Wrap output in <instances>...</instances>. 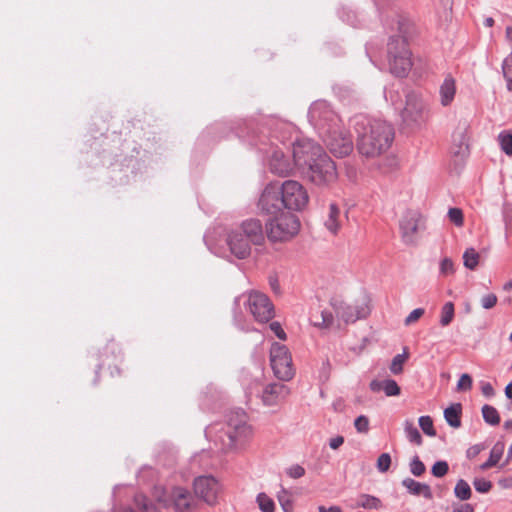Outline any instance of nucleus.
<instances>
[{
    "instance_id": "obj_1",
    "label": "nucleus",
    "mask_w": 512,
    "mask_h": 512,
    "mask_svg": "<svg viewBox=\"0 0 512 512\" xmlns=\"http://www.w3.org/2000/svg\"><path fill=\"white\" fill-rule=\"evenodd\" d=\"M308 116L333 155L344 157L352 151L351 136L342 127L339 116L326 101L314 102L309 109Z\"/></svg>"
},
{
    "instance_id": "obj_2",
    "label": "nucleus",
    "mask_w": 512,
    "mask_h": 512,
    "mask_svg": "<svg viewBox=\"0 0 512 512\" xmlns=\"http://www.w3.org/2000/svg\"><path fill=\"white\" fill-rule=\"evenodd\" d=\"M308 116L333 155L344 157L352 151L351 136L342 127L339 116L326 101L314 102L309 109Z\"/></svg>"
},
{
    "instance_id": "obj_3",
    "label": "nucleus",
    "mask_w": 512,
    "mask_h": 512,
    "mask_svg": "<svg viewBox=\"0 0 512 512\" xmlns=\"http://www.w3.org/2000/svg\"><path fill=\"white\" fill-rule=\"evenodd\" d=\"M354 130L357 149L366 157H376L386 152L394 139L393 127L380 119L357 116L354 118Z\"/></svg>"
},
{
    "instance_id": "obj_4",
    "label": "nucleus",
    "mask_w": 512,
    "mask_h": 512,
    "mask_svg": "<svg viewBox=\"0 0 512 512\" xmlns=\"http://www.w3.org/2000/svg\"><path fill=\"white\" fill-rule=\"evenodd\" d=\"M153 498L157 503L142 494L134 497V502L141 512H161L162 508L173 506L176 512H192L196 501L191 493L183 487H174L170 492L161 486L154 487Z\"/></svg>"
},
{
    "instance_id": "obj_5",
    "label": "nucleus",
    "mask_w": 512,
    "mask_h": 512,
    "mask_svg": "<svg viewBox=\"0 0 512 512\" xmlns=\"http://www.w3.org/2000/svg\"><path fill=\"white\" fill-rule=\"evenodd\" d=\"M398 35L390 37L387 44L388 63L390 72L397 77H404L412 67L411 52L407 38L412 32L411 21L404 16L397 18Z\"/></svg>"
},
{
    "instance_id": "obj_6",
    "label": "nucleus",
    "mask_w": 512,
    "mask_h": 512,
    "mask_svg": "<svg viewBox=\"0 0 512 512\" xmlns=\"http://www.w3.org/2000/svg\"><path fill=\"white\" fill-rule=\"evenodd\" d=\"M248 418L242 409L231 411L227 416L225 428L220 430L217 426L208 427L205 431L207 437H212L214 433L215 443L219 442L220 450L228 452L238 447L243 441L252 435V428L247 422Z\"/></svg>"
},
{
    "instance_id": "obj_7",
    "label": "nucleus",
    "mask_w": 512,
    "mask_h": 512,
    "mask_svg": "<svg viewBox=\"0 0 512 512\" xmlns=\"http://www.w3.org/2000/svg\"><path fill=\"white\" fill-rule=\"evenodd\" d=\"M265 236L262 224L258 219H248L231 230L227 235V244L231 253L238 259H245L250 255L251 245H260Z\"/></svg>"
},
{
    "instance_id": "obj_8",
    "label": "nucleus",
    "mask_w": 512,
    "mask_h": 512,
    "mask_svg": "<svg viewBox=\"0 0 512 512\" xmlns=\"http://www.w3.org/2000/svg\"><path fill=\"white\" fill-rule=\"evenodd\" d=\"M300 229L298 217L290 211L271 217L266 223L267 237L272 242H283L293 238Z\"/></svg>"
},
{
    "instance_id": "obj_9",
    "label": "nucleus",
    "mask_w": 512,
    "mask_h": 512,
    "mask_svg": "<svg viewBox=\"0 0 512 512\" xmlns=\"http://www.w3.org/2000/svg\"><path fill=\"white\" fill-rule=\"evenodd\" d=\"M330 303L337 319L345 324L354 323L359 319L366 318L371 311L370 299L365 294L356 299L353 304L339 298H333Z\"/></svg>"
},
{
    "instance_id": "obj_10",
    "label": "nucleus",
    "mask_w": 512,
    "mask_h": 512,
    "mask_svg": "<svg viewBox=\"0 0 512 512\" xmlns=\"http://www.w3.org/2000/svg\"><path fill=\"white\" fill-rule=\"evenodd\" d=\"M243 301L254 319L260 323H266L274 317V306L267 295L259 291H251L248 295L235 298V306H240Z\"/></svg>"
},
{
    "instance_id": "obj_11",
    "label": "nucleus",
    "mask_w": 512,
    "mask_h": 512,
    "mask_svg": "<svg viewBox=\"0 0 512 512\" xmlns=\"http://www.w3.org/2000/svg\"><path fill=\"white\" fill-rule=\"evenodd\" d=\"M301 173L316 185L329 184L337 177L335 163L325 152Z\"/></svg>"
},
{
    "instance_id": "obj_12",
    "label": "nucleus",
    "mask_w": 512,
    "mask_h": 512,
    "mask_svg": "<svg viewBox=\"0 0 512 512\" xmlns=\"http://www.w3.org/2000/svg\"><path fill=\"white\" fill-rule=\"evenodd\" d=\"M270 364L274 375L282 380L289 381L295 375L292 357L287 346L273 342L270 348Z\"/></svg>"
},
{
    "instance_id": "obj_13",
    "label": "nucleus",
    "mask_w": 512,
    "mask_h": 512,
    "mask_svg": "<svg viewBox=\"0 0 512 512\" xmlns=\"http://www.w3.org/2000/svg\"><path fill=\"white\" fill-rule=\"evenodd\" d=\"M279 187L286 209L300 211L308 204L309 197L307 191L299 182L286 180Z\"/></svg>"
},
{
    "instance_id": "obj_14",
    "label": "nucleus",
    "mask_w": 512,
    "mask_h": 512,
    "mask_svg": "<svg viewBox=\"0 0 512 512\" xmlns=\"http://www.w3.org/2000/svg\"><path fill=\"white\" fill-rule=\"evenodd\" d=\"M324 150L311 139H300L293 144V162L300 172L315 161Z\"/></svg>"
},
{
    "instance_id": "obj_15",
    "label": "nucleus",
    "mask_w": 512,
    "mask_h": 512,
    "mask_svg": "<svg viewBox=\"0 0 512 512\" xmlns=\"http://www.w3.org/2000/svg\"><path fill=\"white\" fill-rule=\"evenodd\" d=\"M193 489L198 499L209 506H214L218 503L222 486L215 477L204 475L194 479Z\"/></svg>"
},
{
    "instance_id": "obj_16",
    "label": "nucleus",
    "mask_w": 512,
    "mask_h": 512,
    "mask_svg": "<svg viewBox=\"0 0 512 512\" xmlns=\"http://www.w3.org/2000/svg\"><path fill=\"white\" fill-rule=\"evenodd\" d=\"M258 208L270 218L284 212L285 206L277 183H271L265 187L260 196Z\"/></svg>"
},
{
    "instance_id": "obj_17",
    "label": "nucleus",
    "mask_w": 512,
    "mask_h": 512,
    "mask_svg": "<svg viewBox=\"0 0 512 512\" xmlns=\"http://www.w3.org/2000/svg\"><path fill=\"white\" fill-rule=\"evenodd\" d=\"M401 117L407 126H418L424 122L425 103L419 94L410 92L406 95V105Z\"/></svg>"
},
{
    "instance_id": "obj_18",
    "label": "nucleus",
    "mask_w": 512,
    "mask_h": 512,
    "mask_svg": "<svg viewBox=\"0 0 512 512\" xmlns=\"http://www.w3.org/2000/svg\"><path fill=\"white\" fill-rule=\"evenodd\" d=\"M423 229V220L417 211H407L400 220V231L402 240L407 245H414L417 242L418 232Z\"/></svg>"
},
{
    "instance_id": "obj_19",
    "label": "nucleus",
    "mask_w": 512,
    "mask_h": 512,
    "mask_svg": "<svg viewBox=\"0 0 512 512\" xmlns=\"http://www.w3.org/2000/svg\"><path fill=\"white\" fill-rule=\"evenodd\" d=\"M290 395V388L279 382H273L263 387L260 397L267 407L278 406Z\"/></svg>"
},
{
    "instance_id": "obj_20",
    "label": "nucleus",
    "mask_w": 512,
    "mask_h": 512,
    "mask_svg": "<svg viewBox=\"0 0 512 512\" xmlns=\"http://www.w3.org/2000/svg\"><path fill=\"white\" fill-rule=\"evenodd\" d=\"M269 166L272 173L279 176H287L292 172L295 165L294 163L292 164L282 151L275 150L270 157Z\"/></svg>"
},
{
    "instance_id": "obj_21",
    "label": "nucleus",
    "mask_w": 512,
    "mask_h": 512,
    "mask_svg": "<svg viewBox=\"0 0 512 512\" xmlns=\"http://www.w3.org/2000/svg\"><path fill=\"white\" fill-rule=\"evenodd\" d=\"M456 95V81L448 74L439 87L440 103L443 107L450 106Z\"/></svg>"
},
{
    "instance_id": "obj_22",
    "label": "nucleus",
    "mask_w": 512,
    "mask_h": 512,
    "mask_svg": "<svg viewBox=\"0 0 512 512\" xmlns=\"http://www.w3.org/2000/svg\"><path fill=\"white\" fill-rule=\"evenodd\" d=\"M402 486L414 496H423L426 499H431L433 497L431 488L428 484L418 482L412 478L403 479Z\"/></svg>"
},
{
    "instance_id": "obj_23",
    "label": "nucleus",
    "mask_w": 512,
    "mask_h": 512,
    "mask_svg": "<svg viewBox=\"0 0 512 512\" xmlns=\"http://www.w3.org/2000/svg\"><path fill=\"white\" fill-rule=\"evenodd\" d=\"M342 224L341 210L335 203L329 205L327 218L324 221L326 229L332 234H336Z\"/></svg>"
},
{
    "instance_id": "obj_24",
    "label": "nucleus",
    "mask_w": 512,
    "mask_h": 512,
    "mask_svg": "<svg viewBox=\"0 0 512 512\" xmlns=\"http://www.w3.org/2000/svg\"><path fill=\"white\" fill-rule=\"evenodd\" d=\"M382 501L373 495L360 494L351 505L352 508H363L367 510H379L382 508Z\"/></svg>"
},
{
    "instance_id": "obj_25",
    "label": "nucleus",
    "mask_w": 512,
    "mask_h": 512,
    "mask_svg": "<svg viewBox=\"0 0 512 512\" xmlns=\"http://www.w3.org/2000/svg\"><path fill=\"white\" fill-rule=\"evenodd\" d=\"M462 407L461 404H452L444 410V418L446 422L453 428H459L461 426V415Z\"/></svg>"
},
{
    "instance_id": "obj_26",
    "label": "nucleus",
    "mask_w": 512,
    "mask_h": 512,
    "mask_svg": "<svg viewBox=\"0 0 512 512\" xmlns=\"http://www.w3.org/2000/svg\"><path fill=\"white\" fill-rule=\"evenodd\" d=\"M311 322L319 328H330L334 324V316L331 311L322 310L311 316Z\"/></svg>"
},
{
    "instance_id": "obj_27",
    "label": "nucleus",
    "mask_w": 512,
    "mask_h": 512,
    "mask_svg": "<svg viewBox=\"0 0 512 512\" xmlns=\"http://www.w3.org/2000/svg\"><path fill=\"white\" fill-rule=\"evenodd\" d=\"M454 495L461 501L470 499L472 491L469 484L465 480L459 479L454 488Z\"/></svg>"
},
{
    "instance_id": "obj_28",
    "label": "nucleus",
    "mask_w": 512,
    "mask_h": 512,
    "mask_svg": "<svg viewBox=\"0 0 512 512\" xmlns=\"http://www.w3.org/2000/svg\"><path fill=\"white\" fill-rule=\"evenodd\" d=\"M404 431H405L407 439L410 442L415 443L417 445L422 444V436H421L420 432L418 431V429L414 426L412 421H410V420L405 421Z\"/></svg>"
},
{
    "instance_id": "obj_29",
    "label": "nucleus",
    "mask_w": 512,
    "mask_h": 512,
    "mask_svg": "<svg viewBox=\"0 0 512 512\" xmlns=\"http://www.w3.org/2000/svg\"><path fill=\"white\" fill-rule=\"evenodd\" d=\"M482 416L486 423L490 425H498L500 423V416L496 408L491 405H484L482 407Z\"/></svg>"
},
{
    "instance_id": "obj_30",
    "label": "nucleus",
    "mask_w": 512,
    "mask_h": 512,
    "mask_svg": "<svg viewBox=\"0 0 512 512\" xmlns=\"http://www.w3.org/2000/svg\"><path fill=\"white\" fill-rule=\"evenodd\" d=\"M479 253L474 248H468L463 254L464 266L470 270H474L479 263Z\"/></svg>"
},
{
    "instance_id": "obj_31",
    "label": "nucleus",
    "mask_w": 512,
    "mask_h": 512,
    "mask_svg": "<svg viewBox=\"0 0 512 512\" xmlns=\"http://www.w3.org/2000/svg\"><path fill=\"white\" fill-rule=\"evenodd\" d=\"M455 310L452 302H447L441 309L440 324L443 327L448 326L454 319Z\"/></svg>"
},
{
    "instance_id": "obj_32",
    "label": "nucleus",
    "mask_w": 512,
    "mask_h": 512,
    "mask_svg": "<svg viewBox=\"0 0 512 512\" xmlns=\"http://www.w3.org/2000/svg\"><path fill=\"white\" fill-rule=\"evenodd\" d=\"M502 454H503V447L502 446L499 447L498 445H495L490 452L488 460L481 465V469L487 470V469L495 466L500 461Z\"/></svg>"
},
{
    "instance_id": "obj_33",
    "label": "nucleus",
    "mask_w": 512,
    "mask_h": 512,
    "mask_svg": "<svg viewBox=\"0 0 512 512\" xmlns=\"http://www.w3.org/2000/svg\"><path fill=\"white\" fill-rule=\"evenodd\" d=\"M256 502L262 512H274L275 510V503L273 499L266 493H259L256 497Z\"/></svg>"
},
{
    "instance_id": "obj_34",
    "label": "nucleus",
    "mask_w": 512,
    "mask_h": 512,
    "mask_svg": "<svg viewBox=\"0 0 512 512\" xmlns=\"http://www.w3.org/2000/svg\"><path fill=\"white\" fill-rule=\"evenodd\" d=\"M277 499L284 512H292L293 502L291 495L285 488L282 487L277 492Z\"/></svg>"
},
{
    "instance_id": "obj_35",
    "label": "nucleus",
    "mask_w": 512,
    "mask_h": 512,
    "mask_svg": "<svg viewBox=\"0 0 512 512\" xmlns=\"http://www.w3.org/2000/svg\"><path fill=\"white\" fill-rule=\"evenodd\" d=\"M408 358V353L406 351H404L402 354H397L396 356H394V358L392 359V362L390 364V371L392 374L394 375H398L400 373H402L403 371V365L405 363V361L407 360Z\"/></svg>"
},
{
    "instance_id": "obj_36",
    "label": "nucleus",
    "mask_w": 512,
    "mask_h": 512,
    "mask_svg": "<svg viewBox=\"0 0 512 512\" xmlns=\"http://www.w3.org/2000/svg\"><path fill=\"white\" fill-rule=\"evenodd\" d=\"M498 140L502 151L506 155L512 156V134L501 132L498 136Z\"/></svg>"
},
{
    "instance_id": "obj_37",
    "label": "nucleus",
    "mask_w": 512,
    "mask_h": 512,
    "mask_svg": "<svg viewBox=\"0 0 512 512\" xmlns=\"http://www.w3.org/2000/svg\"><path fill=\"white\" fill-rule=\"evenodd\" d=\"M419 426L427 436H436V430L433 426V420L430 416H421L418 420Z\"/></svg>"
},
{
    "instance_id": "obj_38",
    "label": "nucleus",
    "mask_w": 512,
    "mask_h": 512,
    "mask_svg": "<svg viewBox=\"0 0 512 512\" xmlns=\"http://www.w3.org/2000/svg\"><path fill=\"white\" fill-rule=\"evenodd\" d=\"M409 468L410 472L416 477L422 476L426 471L424 463L420 460L418 456H414L411 459L409 463Z\"/></svg>"
},
{
    "instance_id": "obj_39",
    "label": "nucleus",
    "mask_w": 512,
    "mask_h": 512,
    "mask_svg": "<svg viewBox=\"0 0 512 512\" xmlns=\"http://www.w3.org/2000/svg\"><path fill=\"white\" fill-rule=\"evenodd\" d=\"M383 391L386 396H398L401 392L399 385L397 382L393 379H386L384 380Z\"/></svg>"
},
{
    "instance_id": "obj_40",
    "label": "nucleus",
    "mask_w": 512,
    "mask_h": 512,
    "mask_svg": "<svg viewBox=\"0 0 512 512\" xmlns=\"http://www.w3.org/2000/svg\"><path fill=\"white\" fill-rule=\"evenodd\" d=\"M448 470H449V465L446 461H437L434 463V465L432 466V469H431V473L433 474V476L437 477V478H441V477H444L447 473H448Z\"/></svg>"
},
{
    "instance_id": "obj_41",
    "label": "nucleus",
    "mask_w": 512,
    "mask_h": 512,
    "mask_svg": "<svg viewBox=\"0 0 512 512\" xmlns=\"http://www.w3.org/2000/svg\"><path fill=\"white\" fill-rule=\"evenodd\" d=\"M391 465V456L389 453H382L376 463V467L379 472L385 473L389 470Z\"/></svg>"
},
{
    "instance_id": "obj_42",
    "label": "nucleus",
    "mask_w": 512,
    "mask_h": 512,
    "mask_svg": "<svg viewBox=\"0 0 512 512\" xmlns=\"http://www.w3.org/2000/svg\"><path fill=\"white\" fill-rule=\"evenodd\" d=\"M354 427L359 433H367L369 431V419L365 415L358 416L354 421Z\"/></svg>"
},
{
    "instance_id": "obj_43",
    "label": "nucleus",
    "mask_w": 512,
    "mask_h": 512,
    "mask_svg": "<svg viewBox=\"0 0 512 512\" xmlns=\"http://www.w3.org/2000/svg\"><path fill=\"white\" fill-rule=\"evenodd\" d=\"M474 488L477 492L480 493H487L492 488V483L486 479L483 478H476L473 481Z\"/></svg>"
},
{
    "instance_id": "obj_44",
    "label": "nucleus",
    "mask_w": 512,
    "mask_h": 512,
    "mask_svg": "<svg viewBox=\"0 0 512 512\" xmlns=\"http://www.w3.org/2000/svg\"><path fill=\"white\" fill-rule=\"evenodd\" d=\"M497 301H498V298L493 293L483 295L480 299L482 308H484L486 310L492 309L497 304Z\"/></svg>"
},
{
    "instance_id": "obj_45",
    "label": "nucleus",
    "mask_w": 512,
    "mask_h": 512,
    "mask_svg": "<svg viewBox=\"0 0 512 512\" xmlns=\"http://www.w3.org/2000/svg\"><path fill=\"white\" fill-rule=\"evenodd\" d=\"M448 217L451 222L456 226H462L463 224V213L459 208H450L448 211Z\"/></svg>"
},
{
    "instance_id": "obj_46",
    "label": "nucleus",
    "mask_w": 512,
    "mask_h": 512,
    "mask_svg": "<svg viewBox=\"0 0 512 512\" xmlns=\"http://www.w3.org/2000/svg\"><path fill=\"white\" fill-rule=\"evenodd\" d=\"M454 273V264L450 258H444L440 262V274L447 276Z\"/></svg>"
},
{
    "instance_id": "obj_47",
    "label": "nucleus",
    "mask_w": 512,
    "mask_h": 512,
    "mask_svg": "<svg viewBox=\"0 0 512 512\" xmlns=\"http://www.w3.org/2000/svg\"><path fill=\"white\" fill-rule=\"evenodd\" d=\"M472 387V378L468 374H462L457 383V390L466 391Z\"/></svg>"
},
{
    "instance_id": "obj_48",
    "label": "nucleus",
    "mask_w": 512,
    "mask_h": 512,
    "mask_svg": "<svg viewBox=\"0 0 512 512\" xmlns=\"http://www.w3.org/2000/svg\"><path fill=\"white\" fill-rule=\"evenodd\" d=\"M423 308H416L413 311L410 312V314L405 318V325H411L412 323L416 322L420 317L424 314Z\"/></svg>"
},
{
    "instance_id": "obj_49",
    "label": "nucleus",
    "mask_w": 512,
    "mask_h": 512,
    "mask_svg": "<svg viewBox=\"0 0 512 512\" xmlns=\"http://www.w3.org/2000/svg\"><path fill=\"white\" fill-rule=\"evenodd\" d=\"M287 474L289 477H291L293 479H298V478L304 476L305 469L302 466L295 464L287 469Z\"/></svg>"
},
{
    "instance_id": "obj_50",
    "label": "nucleus",
    "mask_w": 512,
    "mask_h": 512,
    "mask_svg": "<svg viewBox=\"0 0 512 512\" xmlns=\"http://www.w3.org/2000/svg\"><path fill=\"white\" fill-rule=\"evenodd\" d=\"M502 71L504 78L512 77V53L504 59Z\"/></svg>"
},
{
    "instance_id": "obj_51",
    "label": "nucleus",
    "mask_w": 512,
    "mask_h": 512,
    "mask_svg": "<svg viewBox=\"0 0 512 512\" xmlns=\"http://www.w3.org/2000/svg\"><path fill=\"white\" fill-rule=\"evenodd\" d=\"M270 329L275 333V335L281 339V340H286L287 336H286V333L285 331L282 329L281 325L279 322H272L270 324Z\"/></svg>"
},
{
    "instance_id": "obj_52",
    "label": "nucleus",
    "mask_w": 512,
    "mask_h": 512,
    "mask_svg": "<svg viewBox=\"0 0 512 512\" xmlns=\"http://www.w3.org/2000/svg\"><path fill=\"white\" fill-rule=\"evenodd\" d=\"M482 394L486 397H492L495 394L493 386L489 382L481 383Z\"/></svg>"
},
{
    "instance_id": "obj_53",
    "label": "nucleus",
    "mask_w": 512,
    "mask_h": 512,
    "mask_svg": "<svg viewBox=\"0 0 512 512\" xmlns=\"http://www.w3.org/2000/svg\"><path fill=\"white\" fill-rule=\"evenodd\" d=\"M344 443V437L343 436H336L334 438H331L329 441V446L331 449H338L342 444Z\"/></svg>"
},
{
    "instance_id": "obj_54",
    "label": "nucleus",
    "mask_w": 512,
    "mask_h": 512,
    "mask_svg": "<svg viewBox=\"0 0 512 512\" xmlns=\"http://www.w3.org/2000/svg\"><path fill=\"white\" fill-rule=\"evenodd\" d=\"M453 512H474V507L471 504H461L453 507Z\"/></svg>"
},
{
    "instance_id": "obj_55",
    "label": "nucleus",
    "mask_w": 512,
    "mask_h": 512,
    "mask_svg": "<svg viewBox=\"0 0 512 512\" xmlns=\"http://www.w3.org/2000/svg\"><path fill=\"white\" fill-rule=\"evenodd\" d=\"M383 384H384V380L383 381L372 380L369 384V387L373 392H379V391L383 390V386H382Z\"/></svg>"
},
{
    "instance_id": "obj_56",
    "label": "nucleus",
    "mask_w": 512,
    "mask_h": 512,
    "mask_svg": "<svg viewBox=\"0 0 512 512\" xmlns=\"http://www.w3.org/2000/svg\"><path fill=\"white\" fill-rule=\"evenodd\" d=\"M319 512H343L342 509L339 506H331V507H325V506H319L318 507Z\"/></svg>"
},
{
    "instance_id": "obj_57",
    "label": "nucleus",
    "mask_w": 512,
    "mask_h": 512,
    "mask_svg": "<svg viewBox=\"0 0 512 512\" xmlns=\"http://www.w3.org/2000/svg\"><path fill=\"white\" fill-rule=\"evenodd\" d=\"M505 395L507 398L512 399V382L506 386Z\"/></svg>"
},
{
    "instance_id": "obj_58",
    "label": "nucleus",
    "mask_w": 512,
    "mask_h": 512,
    "mask_svg": "<svg viewBox=\"0 0 512 512\" xmlns=\"http://www.w3.org/2000/svg\"><path fill=\"white\" fill-rule=\"evenodd\" d=\"M484 25L486 27H492L494 25V20L493 18L491 17H487L485 20H484Z\"/></svg>"
},
{
    "instance_id": "obj_59",
    "label": "nucleus",
    "mask_w": 512,
    "mask_h": 512,
    "mask_svg": "<svg viewBox=\"0 0 512 512\" xmlns=\"http://www.w3.org/2000/svg\"><path fill=\"white\" fill-rule=\"evenodd\" d=\"M506 37L508 40L512 41V27L508 26L506 28Z\"/></svg>"
},
{
    "instance_id": "obj_60",
    "label": "nucleus",
    "mask_w": 512,
    "mask_h": 512,
    "mask_svg": "<svg viewBox=\"0 0 512 512\" xmlns=\"http://www.w3.org/2000/svg\"><path fill=\"white\" fill-rule=\"evenodd\" d=\"M503 289L505 291H510L512 289V281H509V282L505 283L504 286H503Z\"/></svg>"
},
{
    "instance_id": "obj_61",
    "label": "nucleus",
    "mask_w": 512,
    "mask_h": 512,
    "mask_svg": "<svg viewBox=\"0 0 512 512\" xmlns=\"http://www.w3.org/2000/svg\"><path fill=\"white\" fill-rule=\"evenodd\" d=\"M506 81H507V89L509 91H512V77H509V78H505Z\"/></svg>"
},
{
    "instance_id": "obj_62",
    "label": "nucleus",
    "mask_w": 512,
    "mask_h": 512,
    "mask_svg": "<svg viewBox=\"0 0 512 512\" xmlns=\"http://www.w3.org/2000/svg\"><path fill=\"white\" fill-rule=\"evenodd\" d=\"M507 454H508V458L512 460V444L509 446Z\"/></svg>"
},
{
    "instance_id": "obj_63",
    "label": "nucleus",
    "mask_w": 512,
    "mask_h": 512,
    "mask_svg": "<svg viewBox=\"0 0 512 512\" xmlns=\"http://www.w3.org/2000/svg\"><path fill=\"white\" fill-rule=\"evenodd\" d=\"M505 427H506V428H510V427H512V420H508V421H506V422H505Z\"/></svg>"
},
{
    "instance_id": "obj_64",
    "label": "nucleus",
    "mask_w": 512,
    "mask_h": 512,
    "mask_svg": "<svg viewBox=\"0 0 512 512\" xmlns=\"http://www.w3.org/2000/svg\"><path fill=\"white\" fill-rule=\"evenodd\" d=\"M122 512H135V511L131 508H125V509H123Z\"/></svg>"
}]
</instances>
